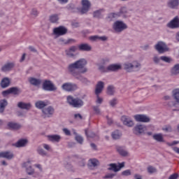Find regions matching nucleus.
<instances>
[{
  "mask_svg": "<svg viewBox=\"0 0 179 179\" xmlns=\"http://www.w3.org/2000/svg\"><path fill=\"white\" fill-rule=\"evenodd\" d=\"M87 64V61L85 59H80L74 63L70 64L68 67V72L74 79L80 80L85 85H89L90 81L82 76V73H86L87 69L85 66Z\"/></svg>",
  "mask_w": 179,
  "mask_h": 179,
  "instance_id": "nucleus-1",
  "label": "nucleus"
},
{
  "mask_svg": "<svg viewBox=\"0 0 179 179\" xmlns=\"http://www.w3.org/2000/svg\"><path fill=\"white\" fill-rule=\"evenodd\" d=\"M123 68L127 72H138L142 68V65L138 61L132 62H125L123 64Z\"/></svg>",
  "mask_w": 179,
  "mask_h": 179,
  "instance_id": "nucleus-2",
  "label": "nucleus"
},
{
  "mask_svg": "<svg viewBox=\"0 0 179 179\" xmlns=\"http://www.w3.org/2000/svg\"><path fill=\"white\" fill-rule=\"evenodd\" d=\"M66 100L68 104L71 106V107H74V108H80V107H83V105L85 104V102L80 98H74L71 95L67 96Z\"/></svg>",
  "mask_w": 179,
  "mask_h": 179,
  "instance_id": "nucleus-3",
  "label": "nucleus"
},
{
  "mask_svg": "<svg viewBox=\"0 0 179 179\" xmlns=\"http://www.w3.org/2000/svg\"><path fill=\"white\" fill-rule=\"evenodd\" d=\"M113 29L117 33H121V31L127 30V29H128V26L127 24L124 23V22L117 20L113 23Z\"/></svg>",
  "mask_w": 179,
  "mask_h": 179,
  "instance_id": "nucleus-4",
  "label": "nucleus"
},
{
  "mask_svg": "<svg viewBox=\"0 0 179 179\" xmlns=\"http://www.w3.org/2000/svg\"><path fill=\"white\" fill-rule=\"evenodd\" d=\"M155 48L159 52V54H164V52H167V51H170V48H169L166 43L163 41H159L155 45Z\"/></svg>",
  "mask_w": 179,
  "mask_h": 179,
  "instance_id": "nucleus-5",
  "label": "nucleus"
},
{
  "mask_svg": "<svg viewBox=\"0 0 179 179\" xmlns=\"http://www.w3.org/2000/svg\"><path fill=\"white\" fill-rule=\"evenodd\" d=\"M42 89L46 92H55L57 87L50 80H45L42 85Z\"/></svg>",
  "mask_w": 179,
  "mask_h": 179,
  "instance_id": "nucleus-6",
  "label": "nucleus"
},
{
  "mask_svg": "<svg viewBox=\"0 0 179 179\" xmlns=\"http://www.w3.org/2000/svg\"><path fill=\"white\" fill-rule=\"evenodd\" d=\"M108 170L109 171H113L114 173H118L121 170V169H123V167H125V162L119 163L118 165L115 163L109 164H108Z\"/></svg>",
  "mask_w": 179,
  "mask_h": 179,
  "instance_id": "nucleus-7",
  "label": "nucleus"
},
{
  "mask_svg": "<svg viewBox=\"0 0 179 179\" xmlns=\"http://www.w3.org/2000/svg\"><path fill=\"white\" fill-rule=\"evenodd\" d=\"M68 33V29L64 26H59L53 29V34L55 36H65Z\"/></svg>",
  "mask_w": 179,
  "mask_h": 179,
  "instance_id": "nucleus-8",
  "label": "nucleus"
},
{
  "mask_svg": "<svg viewBox=\"0 0 179 179\" xmlns=\"http://www.w3.org/2000/svg\"><path fill=\"white\" fill-rule=\"evenodd\" d=\"M92 6V3L89 0H82V8L80 10L81 15H85L89 12V9Z\"/></svg>",
  "mask_w": 179,
  "mask_h": 179,
  "instance_id": "nucleus-9",
  "label": "nucleus"
},
{
  "mask_svg": "<svg viewBox=\"0 0 179 179\" xmlns=\"http://www.w3.org/2000/svg\"><path fill=\"white\" fill-rule=\"evenodd\" d=\"M146 127L143 124H137L133 129V132L135 135H142L145 134Z\"/></svg>",
  "mask_w": 179,
  "mask_h": 179,
  "instance_id": "nucleus-10",
  "label": "nucleus"
},
{
  "mask_svg": "<svg viewBox=\"0 0 179 179\" xmlns=\"http://www.w3.org/2000/svg\"><path fill=\"white\" fill-rule=\"evenodd\" d=\"M62 87L63 90H66V92H73V90H76V89H78V85L71 83H66L62 85Z\"/></svg>",
  "mask_w": 179,
  "mask_h": 179,
  "instance_id": "nucleus-11",
  "label": "nucleus"
},
{
  "mask_svg": "<svg viewBox=\"0 0 179 179\" xmlns=\"http://www.w3.org/2000/svg\"><path fill=\"white\" fill-rule=\"evenodd\" d=\"M55 109L52 106H48L42 109V113L44 114L45 117L50 118L54 115Z\"/></svg>",
  "mask_w": 179,
  "mask_h": 179,
  "instance_id": "nucleus-12",
  "label": "nucleus"
},
{
  "mask_svg": "<svg viewBox=\"0 0 179 179\" xmlns=\"http://www.w3.org/2000/svg\"><path fill=\"white\" fill-rule=\"evenodd\" d=\"M15 68V62H7L2 66L1 72H10Z\"/></svg>",
  "mask_w": 179,
  "mask_h": 179,
  "instance_id": "nucleus-13",
  "label": "nucleus"
},
{
  "mask_svg": "<svg viewBox=\"0 0 179 179\" xmlns=\"http://www.w3.org/2000/svg\"><path fill=\"white\" fill-rule=\"evenodd\" d=\"M134 120L138 122H150V118L146 115H134Z\"/></svg>",
  "mask_w": 179,
  "mask_h": 179,
  "instance_id": "nucleus-14",
  "label": "nucleus"
},
{
  "mask_svg": "<svg viewBox=\"0 0 179 179\" xmlns=\"http://www.w3.org/2000/svg\"><path fill=\"white\" fill-rule=\"evenodd\" d=\"M78 50V46H71L69 49L65 50V53L66 55H67V57H70L71 58L75 57V54H73L74 52H76Z\"/></svg>",
  "mask_w": 179,
  "mask_h": 179,
  "instance_id": "nucleus-15",
  "label": "nucleus"
},
{
  "mask_svg": "<svg viewBox=\"0 0 179 179\" xmlns=\"http://www.w3.org/2000/svg\"><path fill=\"white\" fill-rule=\"evenodd\" d=\"M166 6H168L169 9H178L179 0H168Z\"/></svg>",
  "mask_w": 179,
  "mask_h": 179,
  "instance_id": "nucleus-16",
  "label": "nucleus"
},
{
  "mask_svg": "<svg viewBox=\"0 0 179 179\" xmlns=\"http://www.w3.org/2000/svg\"><path fill=\"white\" fill-rule=\"evenodd\" d=\"M170 29H177L179 27V18L178 16L175 17L169 23L167 24Z\"/></svg>",
  "mask_w": 179,
  "mask_h": 179,
  "instance_id": "nucleus-17",
  "label": "nucleus"
},
{
  "mask_svg": "<svg viewBox=\"0 0 179 179\" xmlns=\"http://www.w3.org/2000/svg\"><path fill=\"white\" fill-rule=\"evenodd\" d=\"M30 85H31L32 86H35L36 87H38V86H40V85H41V83H43V81L41 80V79L40 78H36L34 77H30L28 79Z\"/></svg>",
  "mask_w": 179,
  "mask_h": 179,
  "instance_id": "nucleus-18",
  "label": "nucleus"
},
{
  "mask_svg": "<svg viewBox=\"0 0 179 179\" xmlns=\"http://www.w3.org/2000/svg\"><path fill=\"white\" fill-rule=\"evenodd\" d=\"M121 121L126 127H134V122L127 115L122 116Z\"/></svg>",
  "mask_w": 179,
  "mask_h": 179,
  "instance_id": "nucleus-19",
  "label": "nucleus"
},
{
  "mask_svg": "<svg viewBox=\"0 0 179 179\" xmlns=\"http://www.w3.org/2000/svg\"><path fill=\"white\" fill-rule=\"evenodd\" d=\"M15 157L13 152L10 151H5L0 152V157L3 159H7V160H12V159Z\"/></svg>",
  "mask_w": 179,
  "mask_h": 179,
  "instance_id": "nucleus-20",
  "label": "nucleus"
},
{
  "mask_svg": "<svg viewBox=\"0 0 179 179\" xmlns=\"http://www.w3.org/2000/svg\"><path fill=\"white\" fill-rule=\"evenodd\" d=\"M24 166L26 168V172L28 176H31L34 173V169L31 166V164L30 163V161L25 162L24 164Z\"/></svg>",
  "mask_w": 179,
  "mask_h": 179,
  "instance_id": "nucleus-21",
  "label": "nucleus"
},
{
  "mask_svg": "<svg viewBox=\"0 0 179 179\" xmlns=\"http://www.w3.org/2000/svg\"><path fill=\"white\" fill-rule=\"evenodd\" d=\"M103 89H104V82L99 81L96 86L95 94L96 96H98V94H100V93L103 92Z\"/></svg>",
  "mask_w": 179,
  "mask_h": 179,
  "instance_id": "nucleus-22",
  "label": "nucleus"
},
{
  "mask_svg": "<svg viewBox=\"0 0 179 179\" xmlns=\"http://www.w3.org/2000/svg\"><path fill=\"white\" fill-rule=\"evenodd\" d=\"M10 85V80L8 77L3 78L0 83L1 89H6V87H9Z\"/></svg>",
  "mask_w": 179,
  "mask_h": 179,
  "instance_id": "nucleus-23",
  "label": "nucleus"
},
{
  "mask_svg": "<svg viewBox=\"0 0 179 179\" xmlns=\"http://www.w3.org/2000/svg\"><path fill=\"white\" fill-rule=\"evenodd\" d=\"M17 108H21V110H27V111H29V110H30V108H31V103H26L24 102H18L17 103Z\"/></svg>",
  "mask_w": 179,
  "mask_h": 179,
  "instance_id": "nucleus-24",
  "label": "nucleus"
},
{
  "mask_svg": "<svg viewBox=\"0 0 179 179\" xmlns=\"http://www.w3.org/2000/svg\"><path fill=\"white\" fill-rule=\"evenodd\" d=\"M80 51H92V46L89 43H81L78 46Z\"/></svg>",
  "mask_w": 179,
  "mask_h": 179,
  "instance_id": "nucleus-25",
  "label": "nucleus"
},
{
  "mask_svg": "<svg viewBox=\"0 0 179 179\" xmlns=\"http://www.w3.org/2000/svg\"><path fill=\"white\" fill-rule=\"evenodd\" d=\"M120 17V13H110L106 17V20L108 22H114L115 19H118Z\"/></svg>",
  "mask_w": 179,
  "mask_h": 179,
  "instance_id": "nucleus-26",
  "label": "nucleus"
},
{
  "mask_svg": "<svg viewBox=\"0 0 179 179\" xmlns=\"http://www.w3.org/2000/svg\"><path fill=\"white\" fill-rule=\"evenodd\" d=\"M121 68V64H110L107 67V71L110 72H117V71H120Z\"/></svg>",
  "mask_w": 179,
  "mask_h": 179,
  "instance_id": "nucleus-27",
  "label": "nucleus"
},
{
  "mask_svg": "<svg viewBox=\"0 0 179 179\" xmlns=\"http://www.w3.org/2000/svg\"><path fill=\"white\" fill-rule=\"evenodd\" d=\"M152 138L154 141H156V142H159L160 143L165 142L164 137H163V134L162 133L153 134Z\"/></svg>",
  "mask_w": 179,
  "mask_h": 179,
  "instance_id": "nucleus-28",
  "label": "nucleus"
},
{
  "mask_svg": "<svg viewBox=\"0 0 179 179\" xmlns=\"http://www.w3.org/2000/svg\"><path fill=\"white\" fill-rule=\"evenodd\" d=\"M27 139H20L15 144V148H24L26 145H27Z\"/></svg>",
  "mask_w": 179,
  "mask_h": 179,
  "instance_id": "nucleus-29",
  "label": "nucleus"
},
{
  "mask_svg": "<svg viewBox=\"0 0 179 179\" xmlns=\"http://www.w3.org/2000/svg\"><path fill=\"white\" fill-rule=\"evenodd\" d=\"M90 40L91 41H99V40L101 41H106L107 38L106 36H99L95 35V36H90Z\"/></svg>",
  "mask_w": 179,
  "mask_h": 179,
  "instance_id": "nucleus-30",
  "label": "nucleus"
},
{
  "mask_svg": "<svg viewBox=\"0 0 179 179\" xmlns=\"http://www.w3.org/2000/svg\"><path fill=\"white\" fill-rule=\"evenodd\" d=\"M10 92L14 96H19L22 93V90L17 87H10Z\"/></svg>",
  "mask_w": 179,
  "mask_h": 179,
  "instance_id": "nucleus-31",
  "label": "nucleus"
},
{
  "mask_svg": "<svg viewBox=\"0 0 179 179\" xmlns=\"http://www.w3.org/2000/svg\"><path fill=\"white\" fill-rule=\"evenodd\" d=\"M171 74L172 75V76H176L177 75H179V64H175L171 69Z\"/></svg>",
  "mask_w": 179,
  "mask_h": 179,
  "instance_id": "nucleus-32",
  "label": "nucleus"
},
{
  "mask_svg": "<svg viewBox=\"0 0 179 179\" xmlns=\"http://www.w3.org/2000/svg\"><path fill=\"white\" fill-rule=\"evenodd\" d=\"M97 166H99V160L96 159L89 160V162L87 164V166L89 167V169H92V167H97Z\"/></svg>",
  "mask_w": 179,
  "mask_h": 179,
  "instance_id": "nucleus-33",
  "label": "nucleus"
},
{
  "mask_svg": "<svg viewBox=\"0 0 179 179\" xmlns=\"http://www.w3.org/2000/svg\"><path fill=\"white\" fill-rule=\"evenodd\" d=\"M8 127L10 129H15V130L20 129V128H22V125H20V124L12 122H10L8 123Z\"/></svg>",
  "mask_w": 179,
  "mask_h": 179,
  "instance_id": "nucleus-34",
  "label": "nucleus"
},
{
  "mask_svg": "<svg viewBox=\"0 0 179 179\" xmlns=\"http://www.w3.org/2000/svg\"><path fill=\"white\" fill-rule=\"evenodd\" d=\"M48 138L50 142H59L61 141V136L57 134L48 136Z\"/></svg>",
  "mask_w": 179,
  "mask_h": 179,
  "instance_id": "nucleus-35",
  "label": "nucleus"
},
{
  "mask_svg": "<svg viewBox=\"0 0 179 179\" xmlns=\"http://www.w3.org/2000/svg\"><path fill=\"white\" fill-rule=\"evenodd\" d=\"M47 106V103H45L43 101H38L35 103V106L36 108H39L40 110L44 108Z\"/></svg>",
  "mask_w": 179,
  "mask_h": 179,
  "instance_id": "nucleus-36",
  "label": "nucleus"
},
{
  "mask_svg": "<svg viewBox=\"0 0 179 179\" xmlns=\"http://www.w3.org/2000/svg\"><path fill=\"white\" fill-rule=\"evenodd\" d=\"M8 106V101L6 99H3L0 101V110L1 113H3L5 111V107Z\"/></svg>",
  "mask_w": 179,
  "mask_h": 179,
  "instance_id": "nucleus-37",
  "label": "nucleus"
},
{
  "mask_svg": "<svg viewBox=\"0 0 179 179\" xmlns=\"http://www.w3.org/2000/svg\"><path fill=\"white\" fill-rule=\"evenodd\" d=\"M161 61L163 62H166V64H171L173 62V58L167 56H161L160 57Z\"/></svg>",
  "mask_w": 179,
  "mask_h": 179,
  "instance_id": "nucleus-38",
  "label": "nucleus"
},
{
  "mask_svg": "<svg viewBox=\"0 0 179 179\" xmlns=\"http://www.w3.org/2000/svg\"><path fill=\"white\" fill-rule=\"evenodd\" d=\"M49 20L50 23H57L59 20V17L57 14H53L50 16Z\"/></svg>",
  "mask_w": 179,
  "mask_h": 179,
  "instance_id": "nucleus-39",
  "label": "nucleus"
},
{
  "mask_svg": "<svg viewBox=\"0 0 179 179\" xmlns=\"http://www.w3.org/2000/svg\"><path fill=\"white\" fill-rule=\"evenodd\" d=\"M122 135V134H121V132H120V131L115 130L112 133V138L113 139H120Z\"/></svg>",
  "mask_w": 179,
  "mask_h": 179,
  "instance_id": "nucleus-40",
  "label": "nucleus"
},
{
  "mask_svg": "<svg viewBox=\"0 0 179 179\" xmlns=\"http://www.w3.org/2000/svg\"><path fill=\"white\" fill-rule=\"evenodd\" d=\"M173 96L176 103L179 104V89H176L173 91Z\"/></svg>",
  "mask_w": 179,
  "mask_h": 179,
  "instance_id": "nucleus-41",
  "label": "nucleus"
},
{
  "mask_svg": "<svg viewBox=\"0 0 179 179\" xmlns=\"http://www.w3.org/2000/svg\"><path fill=\"white\" fill-rule=\"evenodd\" d=\"M115 92V88L113 85L108 86L106 93L108 94V96H113Z\"/></svg>",
  "mask_w": 179,
  "mask_h": 179,
  "instance_id": "nucleus-42",
  "label": "nucleus"
},
{
  "mask_svg": "<svg viewBox=\"0 0 179 179\" xmlns=\"http://www.w3.org/2000/svg\"><path fill=\"white\" fill-rule=\"evenodd\" d=\"M37 152L38 155H40V156H43V157L47 156L48 155L47 152H45V150H44V149H43L41 146L38 148Z\"/></svg>",
  "mask_w": 179,
  "mask_h": 179,
  "instance_id": "nucleus-43",
  "label": "nucleus"
},
{
  "mask_svg": "<svg viewBox=\"0 0 179 179\" xmlns=\"http://www.w3.org/2000/svg\"><path fill=\"white\" fill-rule=\"evenodd\" d=\"M117 150L118 153H120V155H121V156H124V157L128 156V152L125 151L124 149H122V148L117 147Z\"/></svg>",
  "mask_w": 179,
  "mask_h": 179,
  "instance_id": "nucleus-44",
  "label": "nucleus"
},
{
  "mask_svg": "<svg viewBox=\"0 0 179 179\" xmlns=\"http://www.w3.org/2000/svg\"><path fill=\"white\" fill-rule=\"evenodd\" d=\"M85 135L87 138H95L96 137V134L92 131H88L87 129L85 130Z\"/></svg>",
  "mask_w": 179,
  "mask_h": 179,
  "instance_id": "nucleus-45",
  "label": "nucleus"
},
{
  "mask_svg": "<svg viewBox=\"0 0 179 179\" xmlns=\"http://www.w3.org/2000/svg\"><path fill=\"white\" fill-rule=\"evenodd\" d=\"M147 171L149 173V174H153L155 173H157V169L155 167H153L152 166H149L147 168Z\"/></svg>",
  "mask_w": 179,
  "mask_h": 179,
  "instance_id": "nucleus-46",
  "label": "nucleus"
},
{
  "mask_svg": "<svg viewBox=\"0 0 179 179\" xmlns=\"http://www.w3.org/2000/svg\"><path fill=\"white\" fill-rule=\"evenodd\" d=\"M103 10H98L96 11H94L93 13V17H95L96 19H100V17H101V11Z\"/></svg>",
  "mask_w": 179,
  "mask_h": 179,
  "instance_id": "nucleus-47",
  "label": "nucleus"
},
{
  "mask_svg": "<svg viewBox=\"0 0 179 179\" xmlns=\"http://www.w3.org/2000/svg\"><path fill=\"white\" fill-rule=\"evenodd\" d=\"M117 13H120V16L122 15L123 16H125L128 13V10L127 9V7H122L120 10V12Z\"/></svg>",
  "mask_w": 179,
  "mask_h": 179,
  "instance_id": "nucleus-48",
  "label": "nucleus"
},
{
  "mask_svg": "<svg viewBox=\"0 0 179 179\" xmlns=\"http://www.w3.org/2000/svg\"><path fill=\"white\" fill-rule=\"evenodd\" d=\"M152 61H153L154 64H155V65H158V64H160V61H162V59H160V57H159V56L155 55L152 57Z\"/></svg>",
  "mask_w": 179,
  "mask_h": 179,
  "instance_id": "nucleus-49",
  "label": "nucleus"
},
{
  "mask_svg": "<svg viewBox=\"0 0 179 179\" xmlns=\"http://www.w3.org/2000/svg\"><path fill=\"white\" fill-rule=\"evenodd\" d=\"M117 176V173H107L103 177V179H113Z\"/></svg>",
  "mask_w": 179,
  "mask_h": 179,
  "instance_id": "nucleus-50",
  "label": "nucleus"
},
{
  "mask_svg": "<svg viewBox=\"0 0 179 179\" xmlns=\"http://www.w3.org/2000/svg\"><path fill=\"white\" fill-rule=\"evenodd\" d=\"M75 139L78 143H80V145H82V143H83V137H82V136L76 135Z\"/></svg>",
  "mask_w": 179,
  "mask_h": 179,
  "instance_id": "nucleus-51",
  "label": "nucleus"
},
{
  "mask_svg": "<svg viewBox=\"0 0 179 179\" xmlns=\"http://www.w3.org/2000/svg\"><path fill=\"white\" fill-rule=\"evenodd\" d=\"M32 177H34V178H38V179H40L41 178V177H43V176L38 173V172H36L35 171H34V173H32Z\"/></svg>",
  "mask_w": 179,
  "mask_h": 179,
  "instance_id": "nucleus-52",
  "label": "nucleus"
},
{
  "mask_svg": "<svg viewBox=\"0 0 179 179\" xmlns=\"http://www.w3.org/2000/svg\"><path fill=\"white\" fill-rule=\"evenodd\" d=\"M118 101H117V99L114 98L113 99L110 101L109 104L110 106H111V107H115Z\"/></svg>",
  "mask_w": 179,
  "mask_h": 179,
  "instance_id": "nucleus-53",
  "label": "nucleus"
},
{
  "mask_svg": "<svg viewBox=\"0 0 179 179\" xmlns=\"http://www.w3.org/2000/svg\"><path fill=\"white\" fill-rule=\"evenodd\" d=\"M2 94V96H3V97H6V96H8V94H11L10 93V88L6 90H4L1 92Z\"/></svg>",
  "mask_w": 179,
  "mask_h": 179,
  "instance_id": "nucleus-54",
  "label": "nucleus"
},
{
  "mask_svg": "<svg viewBox=\"0 0 179 179\" xmlns=\"http://www.w3.org/2000/svg\"><path fill=\"white\" fill-rule=\"evenodd\" d=\"M31 15L32 16H34L35 17H37L38 16V11L36 8H33L31 12Z\"/></svg>",
  "mask_w": 179,
  "mask_h": 179,
  "instance_id": "nucleus-55",
  "label": "nucleus"
},
{
  "mask_svg": "<svg viewBox=\"0 0 179 179\" xmlns=\"http://www.w3.org/2000/svg\"><path fill=\"white\" fill-rule=\"evenodd\" d=\"M122 176H124L126 177H127L128 176H131V170L127 169L126 171H124L123 172H122Z\"/></svg>",
  "mask_w": 179,
  "mask_h": 179,
  "instance_id": "nucleus-56",
  "label": "nucleus"
},
{
  "mask_svg": "<svg viewBox=\"0 0 179 179\" xmlns=\"http://www.w3.org/2000/svg\"><path fill=\"white\" fill-rule=\"evenodd\" d=\"M63 132L66 136H71V131L66 128L63 129Z\"/></svg>",
  "mask_w": 179,
  "mask_h": 179,
  "instance_id": "nucleus-57",
  "label": "nucleus"
},
{
  "mask_svg": "<svg viewBox=\"0 0 179 179\" xmlns=\"http://www.w3.org/2000/svg\"><path fill=\"white\" fill-rule=\"evenodd\" d=\"M78 166L80 167H85L86 166V162L85 161V159H81L79 162H78Z\"/></svg>",
  "mask_w": 179,
  "mask_h": 179,
  "instance_id": "nucleus-58",
  "label": "nucleus"
},
{
  "mask_svg": "<svg viewBox=\"0 0 179 179\" xmlns=\"http://www.w3.org/2000/svg\"><path fill=\"white\" fill-rule=\"evenodd\" d=\"M96 104H101V103H103V98H100V96L98 95H96Z\"/></svg>",
  "mask_w": 179,
  "mask_h": 179,
  "instance_id": "nucleus-59",
  "label": "nucleus"
},
{
  "mask_svg": "<svg viewBox=\"0 0 179 179\" xmlns=\"http://www.w3.org/2000/svg\"><path fill=\"white\" fill-rule=\"evenodd\" d=\"M179 177L178 173H173L169 178V179H178Z\"/></svg>",
  "mask_w": 179,
  "mask_h": 179,
  "instance_id": "nucleus-60",
  "label": "nucleus"
},
{
  "mask_svg": "<svg viewBox=\"0 0 179 179\" xmlns=\"http://www.w3.org/2000/svg\"><path fill=\"white\" fill-rule=\"evenodd\" d=\"M93 110L96 114H100V108H99V106H93Z\"/></svg>",
  "mask_w": 179,
  "mask_h": 179,
  "instance_id": "nucleus-61",
  "label": "nucleus"
},
{
  "mask_svg": "<svg viewBox=\"0 0 179 179\" xmlns=\"http://www.w3.org/2000/svg\"><path fill=\"white\" fill-rule=\"evenodd\" d=\"M163 131H165L166 132H171V126H167L165 128H163Z\"/></svg>",
  "mask_w": 179,
  "mask_h": 179,
  "instance_id": "nucleus-62",
  "label": "nucleus"
},
{
  "mask_svg": "<svg viewBox=\"0 0 179 179\" xmlns=\"http://www.w3.org/2000/svg\"><path fill=\"white\" fill-rule=\"evenodd\" d=\"M65 169H66L67 170H72L73 166L72 164L67 163L65 164Z\"/></svg>",
  "mask_w": 179,
  "mask_h": 179,
  "instance_id": "nucleus-63",
  "label": "nucleus"
},
{
  "mask_svg": "<svg viewBox=\"0 0 179 179\" xmlns=\"http://www.w3.org/2000/svg\"><path fill=\"white\" fill-rule=\"evenodd\" d=\"M29 50H31V52H37V50L33 46H29Z\"/></svg>",
  "mask_w": 179,
  "mask_h": 179,
  "instance_id": "nucleus-64",
  "label": "nucleus"
}]
</instances>
